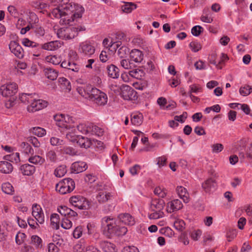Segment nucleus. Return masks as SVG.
<instances>
[{
  "label": "nucleus",
  "instance_id": "1",
  "mask_svg": "<svg viewBox=\"0 0 252 252\" xmlns=\"http://www.w3.org/2000/svg\"><path fill=\"white\" fill-rule=\"evenodd\" d=\"M68 0H63V3L58 8L54 9L52 14L56 18L61 19L60 23L62 25H69L70 23L81 18L84 11L83 7L77 4L68 3Z\"/></svg>",
  "mask_w": 252,
  "mask_h": 252
},
{
  "label": "nucleus",
  "instance_id": "2",
  "mask_svg": "<svg viewBox=\"0 0 252 252\" xmlns=\"http://www.w3.org/2000/svg\"><path fill=\"white\" fill-rule=\"evenodd\" d=\"M101 230L106 237L110 239L114 236L125 235L127 229L125 226L117 225L113 218L106 216L101 220Z\"/></svg>",
  "mask_w": 252,
  "mask_h": 252
},
{
  "label": "nucleus",
  "instance_id": "3",
  "mask_svg": "<svg viewBox=\"0 0 252 252\" xmlns=\"http://www.w3.org/2000/svg\"><path fill=\"white\" fill-rule=\"evenodd\" d=\"M85 93L87 92L88 98L99 106H103L107 102V95L96 88L93 87L91 85L86 86L84 90Z\"/></svg>",
  "mask_w": 252,
  "mask_h": 252
},
{
  "label": "nucleus",
  "instance_id": "4",
  "mask_svg": "<svg viewBox=\"0 0 252 252\" xmlns=\"http://www.w3.org/2000/svg\"><path fill=\"white\" fill-rule=\"evenodd\" d=\"M75 188V183L71 178H65L56 184V190L62 194L71 192Z\"/></svg>",
  "mask_w": 252,
  "mask_h": 252
},
{
  "label": "nucleus",
  "instance_id": "5",
  "mask_svg": "<svg viewBox=\"0 0 252 252\" xmlns=\"http://www.w3.org/2000/svg\"><path fill=\"white\" fill-rule=\"evenodd\" d=\"M69 202L75 207L80 210H88L90 208L89 201L82 196H73L70 198Z\"/></svg>",
  "mask_w": 252,
  "mask_h": 252
},
{
  "label": "nucleus",
  "instance_id": "6",
  "mask_svg": "<svg viewBox=\"0 0 252 252\" xmlns=\"http://www.w3.org/2000/svg\"><path fill=\"white\" fill-rule=\"evenodd\" d=\"M120 89L121 95L124 99L135 100L137 99V92L129 86L123 85Z\"/></svg>",
  "mask_w": 252,
  "mask_h": 252
},
{
  "label": "nucleus",
  "instance_id": "7",
  "mask_svg": "<svg viewBox=\"0 0 252 252\" xmlns=\"http://www.w3.org/2000/svg\"><path fill=\"white\" fill-rule=\"evenodd\" d=\"M18 86L15 83L4 84L0 87V94L4 97H10L17 93Z\"/></svg>",
  "mask_w": 252,
  "mask_h": 252
},
{
  "label": "nucleus",
  "instance_id": "8",
  "mask_svg": "<svg viewBox=\"0 0 252 252\" xmlns=\"http://www.w3.org/2000/svg\"><path fill=\"white\" fill-rule=\"evenodd\" d=\"M9 49L15 56L19 59L23 58L24 52L22 47L16 41H11L9 45Z\"/></svg>",
  "mask_w": 252,
  "mask_h": 252
},
{
  "label": "nucleus",
  "instance_id": "9",
  "mask_svg": "<svg viewBox=\"0 0 252 252\" xmlns=\"http://www.w3.org/2000/svg\"><path fill=\"white\" fill-rule=\"evenodd\" d=\"M47 106V102L41 99L33 100L31 103L28 106L27 109L29 112H35Z\"/></svg>",
  "mask_w": 252,
  "mask_h": 252
},
{
  "label": "nucleus",
  "instance_id": "10",
  "mask_svg": "<svg viewBox=\"0 0 252 252\" xmlns=\"http://www.w3.org/2000/svg\"><path fill=\"white\" fill-rule=\"evenodd\" d=\"M32 209V215L37 221L40 224L43 223L44 222V216L40 206L37 204H33Z\"/></svg>",
  "mask_w": 252,
  "mask_h": 252
},
{
  "label": "nucleus",
  "instance_id": "11",
  "mask_svg": "<svg viewBox=\"0 0 252 252\" xmlns=\"http://www.w3.org/2000/svg\"><path fill=\"white\" fill-rule=\"evenodd\" d=\"M84 27H72L69 29H67L64 31V37L66 39H71L77 36L78 34L79 31H85Z\"/></svg>",
  "mask_w": 252,
  "mask_h": 252
},
{
  "label": "nucleus",
  "instance_id": "12",
  "mask_svg": "<svg viewBox=\"0 0 252 252\" xmlns=\"http://www.w3.org/2000/svg\"><path fill=\"white\" fill-rule=\"evenodd\" d=\"M79 51L85 55L90 56L94 54L95 48L89 43L83 42L79 45Z\"/></svg>",
  "mask_w": 252,
  "mask_h": 252
},
{
  "label": "nucleus",
  "instance_id": "13",
  "mask_svg": "<svg viewBox=\"0 0 252 252\" xmlns=\"http://www.w3.org/2000/svg\"><path fill=\"white\" fill-rule=\"evenodd\" d=\"M183 205L179 199H174L167 203L166 210L169 213H172L180 210Z\"/></svg>",
  "mask_w": 252,
  "mask_h": 252
},
{
  "label": "nucleus",
  "instance_id": "14",
  "mask_svg": "<svg viewBox=\"0 0 252 252\" xmlns=\"http://www.w3.org/2000/svg\"><path fill=\"white\" fill-rule=\"evenodd\" d=\"M69 56L70 58V61L68 69L71 70L74 72H78L80 70V66L73 61V60L77 59V53L75 51H70L69 53Z\"/></svg>",
  "mask_w": 252,
  "mask_h": 252
},
{
  "label": "nucleus",
  "instance_id": "15",
  "mask_svg": "<svg viewBox=\"0 0 252 252\" xmlns=\"http://www.w3.org/2000/svg\"><path fill=\"white\" fill-rule=\"evenodd\" d=\"M118 218L121 221L128 225H133L135 223L134 217L128 213L121 214Z\"/></svg>",
  "mask_w": 252,
  "mask_h": 252
},
{
  "label": "nucleus",
  "instance_id": "16",
  "mask_svg": "<svg viewBox=\"0 0 252 252\" xmlns=\"http://www.w3.org/2000/svg\"><path fill=\"white\" fill-rule=\"evenodd\" d=\"M71 140L73 142H76L77 144L80 147L84 148L85 149L89 148L92 144V142L88 138H85L82 136L76 137L74 139H71Z\"/></svg>",
  "mask_w": 252,
  "mask_h": 252
},
{
  "label": "nucleus",
  "instance_id": "17",
  "mask_svg": "<svg viewBox=\"0 0 252 252\" xmlns=\"http://www.w3.org/2000/svg\"><path fill=\"white\" fill-rule=\"evenodd\" d=\"M216 187V182L212 178H209L202 184V188L206 192H209L212 189H215Z\"/></svg>",
  "mask_w": 252,
  "mask_h": 252
},
{
  "label": "nucleus",
  "instance_id": "18",
  "mask_svg": "<svg viewBox=\"0 0 252 252\" xmlns=\"http://www.w3.org/2000/svg\"><path fill=\"white\" fill-rule=\"evenodd\" d=\"M165 205L164 201L162 199H154L151 202V209L152 211H158L162 212Z\"/></svg>",
  "mask_w": 252,
  "mask_h": 252
},
{
  "label": "nucleus",
  "instance_id": "19",
  "mask_svg": "<svg viewBox=\"0 0 252 252\" xmlns=\"http://www.w3.org/2000/svg\"><path fill=\"white\" fill-rule=\"evenodd\" d=\"M176 191L184 203H187L189 201V195L186 189L182 186H178L176 189Z\"/></svg>",
  "mask_w": 252,
  "mask_h": 252
},
{
  "label": "nucleus",
  "instance_id": "20",
  "mask_svg": "<svg viewBox=\"0 0 252 252\" xmlns=\"http://www.w3.org/2000/svg\"><path fill=\"white\" fill-rule=\"evenodd\" d=\"M61 46V43L59 41L56 40L50 41L42 44L41 48L44 50L54 51L59 49Z\"/></svg>",
  "mask_w": 252,
  "mask_h": 252
},
{
  "label": "nucleus",
  "instance_id": "21",
  "mask_svg": "<svg viewBox=\"0 0 252 252\" xmlns=\"http://www.w3.org/2000/svg\"><path fill=\"white\" fill-rule=\"evenodd\" d=\"M87 168V165L86 162L83 161H77L74 162L71 167L73 172L76 173L82 172L86 170Z\"/></svg>",
  "mask_w": 252,
  "mask_h": 252
},
{
  "label": "nucleus",
  "instance_id": "22",
  "mask_svg": "<svg viewBox=\"0 0 252 252\" xmlns=\"http://www.w3.org/2000/svg\"><path fill=\"white\" fill-rule=\"evenodd\" d=\"M99 245L105 252H116L115 246L113 243L108 241H102L99 242Z\"/></svg>",
  "mask_w": 252,
  "mask_h": 252
},
{
  "label": "nucleus",
  "instance_id": "23",
  "mask_svg": "<svg viewBox=\"0 0 252 252\" xmlns=\"http://www.w3.org/2000/svg\"><path fill=\"white\" fill-rule=\"evenodd\" d=\"M130 57L132 61L140 63L143 60V55L141 51L133 49L130 52Z\"/></svg>",
  "mask_w": 252,
  "mask_h": 252
},
{
  "label": "nucleus",
  "instance_id": "24",
  "mask_svg": "<svg viewBox=\"0 0 252 252\" xmlns=\"http://www.w3.org/2000/svg\"><path fill=\"white\" fill-rule=\"evenodd\" d=\"M13 166L7 161H0V172L4 174H9L13 170Z\"/></svg>",
  "mask_w": 252,
  "mask_h": 252
},
{
  "label": "nucleus",
  "instance_id": "25",
  "mask_svg": "<svg viewBox=\"0 0 252 252\" xmlns=\"http://www.w3.org/2000/svg\"><path fill=\"white\" fill-rule=\"evenodd\" d=\"M107 71L109 77L112 78H118L119 76V69L113 64L107 66Z\"/></svg>",
  "mask_w": 252,
  "mask_h": 252
},
{
  "label": "nucleus",
  "instance_id": "26",
  "mask_svg": "<svg viewBox=\"0 0 252 252\" xmlns=\"http://www.w3.org/2000/svg\"><path fill=\"white\" fill-rule=\"evenodd\" d=\"M112 195L111 193L100 191L96 196L97 201L100 203H103L110 200Z\"/></svg>",
  "mask_w": 252,
  "mask_h": 252
},
{
  "label": "nucleus",
  "instance_id": "27",
  "mask_svg": "<svg viewBox=\"0 0 252 252\" xmlns=\"http://www.w3.org/2000/svg\"><path fill=\"white\" fill-rule=\"evenodd\" d=\"M22 173L24 175L30 176L35 171V167L29 164H25L20 167Z\"/></svg>",
  "mask_w": 252,
  "mask_h": 252
},
{
  "label": "nucleus",
  "instance_id": "28",
  "mask_svg": "<svg viewBox=\"0 0 252 252\" xmlns=\"http://www.w3.org/2000/svg\"><path fill=\"white\" fill-rule=\"evenodd\" d=\"M36 95L35 94H22L20 96V100L25 104H31L33 100H35L34 96Z\"/></svg>",
  "mask_w": 252,
  "mask_h": 252
},
{
  "label": "nucleus",
  "instance_id": "29",
  "mask_svg": "<svg viewBox=\"0 0 252 252\" xmlns=\"http://www.w3.org/2000/svg\"><path fill=\"white\" fill-rule=\"evenodd\" d=\"M44 72L47 78L51 80H55L58 77V72L55 69H54L50 67H47L45 68L44 69Z\"/></svg>",
  "mask_w": 252,
  "mask_h": 252
},
{
  "label": "nucleus",
  "instance_id": "30",
  "mask_svg": "<svg viewBox=\"0 0 252 252\" xmlns=\"http://www.w3.org/2000/svg\"><path fill=\"white\" fill-rule=\"evenodd\" d=\"M45 61L54 65L59 64L62 61L60 56L57 55H49L45 57Z\"/></svg>",
  "mask_w": 252,
  "mask_h": 252
},
{
  "label": "nucleus",
  "instance_id": "31",
  "mask_svg": "<svg viewBox=\"0 0 252 252\" xmlns=\"http://www.w3.org/2000/svg\"><path fill=\"white\" fill-rule=\"evenodd\" d=\"M137 6L136 4L131 2H124V4L122 6V10L124 12L126 13H129L132 12V10L136 9Z\"/></svg>",
  "mask_w": 252,
  "mask_h": 252
},
{
  "label": "nucleus",
  "instance_id": "32",
  "mask_svg": "<svg viewBox=\"0 0 252 252\" xmlns=\"http://www.w3.org/2000/svg\"><path fill=\"white\" fill-rule=\"evenodd\" d=\"M131 117V123L132 125L138 126L142 123L143 117L142 114H132Z\"/></svg>",
  "mask_w": 252,
  "mask_h": 252
},
{
  "label": "nucleus",
  "instance_id": "33",
  "mask_svg": "<svg viewBox=\"0 0 252 252\" xmlns=\"http://www.w3.org/2000/svg\"><path fill=\"white\" fill-rule=\"evenodd\" d=\"M1 189L3 192L7 194H13L14 192L13 187L9 182L3 183L1 185Z\"/></svg>",
  "mask_w": 252,
  "mask_h": 252
},
{
  "label": "nucleus",
  "instance_id": "34",
  "mask_svg": "<svg viewBox=\"0 0 252 252\" xmlns=\"http://www.w3.org/2000/svg\"><path fill=\"white\" fill-rule=\"evenodd\" d=\"M6 161H9L12 162L18 163L20 161V155L18 153H13L11 154L6 155L4 157Z\"/></svg>",
  "mask_w": 252,
  "mask_h": 252
},
{
  "label": "nucleus",
  "instance_id": "35",
  "mask_svg": "<svg viewBox=\"0 0 252 252\" xmlns=\"http://www.w3.org/2000/svg\"><path fill=\"white\" fill-rule=\"evenodd\" d=\"M91 132L92 134H95L98 136L103 135L104 130L100 127L96 126L91 125H89V132Z\"/></svg>",
  "mask_w": 252,
  "mask_h": 252
},
{
  "label": "nucleus",
  "instance_id": "36",
  "mask_svg": "<svg viewBox=\"0 0 252 252\" xmlns=\"http://www.w3.org/2000/svg\"><path fill=\"white\" fill-rule=\"evenodd\" d=\"M129 75L133 78L137 79H141L142 77L144 76V72L142 70L134 69L129 71Z\"/></svg>",
  "mask_w": 252,
  "mask_h": 252
},
{
  "label": "nucleus",
  "instance_id": "37",
  "mask_svg": "<svg viewBox=\"0 0 252 252\" xmlns=\"http://www.w3.org/2000/svg\"><path fill=\"white\" fill-rule=\"evenodd\" d=\"M120 63L121 65L126 69H131L135 67V64L132 61L128 59H122Z\"/></svg>",
  "mask_w": 252,
  "mask_h": 252
},
{
  "label": "nucleus",
  "instance_id": "38",
  "mask_svg": "<svg viewBox=\"0 0 252 252\" xmlns=\"http://www.w3.org/2000/svg\"><path fill=\"white\" fill-rule=\"evenodd\" d=\"M66 166L62 165L59 166L54 171V175L57 177H62L66 173Z\"/></svg>",
  "mask_w": 252,
  "mask_h": 252
},
{
  "label": "nucleus",
  "instance_id": "39",
  "mask_svg": "<svg viewBox=\"0 0 252 252\" xmlns=\"http://www.w3.org/2000/svg\"><path fill=\"white\" fill-rule=\"evenodd\" d=\"M46 159L51 162H55L57 159L56 152L53 150H48L46 154Z\"/></svg>",
  "mask_w": 252,
  "mask_h": 252
},
{
  "label": "nucleus",
  "instance_id": "40",
  "mask_svg": "<svg viewBox=\"0 0 252 252\" xmlns=\"http://www.w3.org/2000/svg\"><path fill=\"white\" fill-rule=\"evenodd\" d=\"M20 147L23 152L27 155L33 154V149L27 142H23L21 143Z\"/></svg>",
  "mask_w": 252,
  "mask_h": 252
},
{
  "label": "nucleus",
  "instance_id": "41",
  "mask_svg": "<svg viewBox=\"0 0 252 252\" xmlns=\"http://www.w3.org/2000/svg\"><path fill=\"white\" fill-rule=\"evenodd\" d=\"M252 92V88L248 85L241 86L239 89V93L243 96H247Z\"/></svg>",
  "mask_w": 252,
  "mask_h": 252
},
{
  "label": "nucleus",
  "instance_id": "42",
  "mask_svg": "<svg viewBox=\"0 0 252 252\" xmlns=\"http://www.w3.org/2000/svg\"><path fill=\"white\" fill-rule=\"evenodd\" d=\"M33 134L38 137H42L46 134V130L40 127H34L30 129Z\"/></svg>",
  "mask_w": 252,
  "mask_h": 252
},
{
  "label": "nucleus",
  "instance_id": "43",
  "mask_svg": "<svg viewBox=\"0 0 252 252\" xmlns=\"http://www.w3.org/2000/svg\"><path fill=\"white\" fill-rule=\"evenodd\" d=\"M30 162L35 164H42L45 162V159L39 156H34L29 158Z\"/></svg>",
  "mask_w": 252,
  "mask_h": 252
},
{
  "label": "nucleus",
  "instance_id": "44",
  "mask_svg": "<svg viewBox=\"0 0 252 252\" xmlns=\"http://www.w3.org/2000/svg\"><path fill=\"white\" fill-rule=\"evenodd\" d=\"M129 53V49L127 47L124 46L119 49L117 54L120 58H125Z\"/></svg>",
  "mask_w": 252,
  "mask_h": 252
},
{
  "label": "nucleus",
  "instance_id": "45",
  "mask_svg": "<svg viewBox=\"0 0 252 252\" xmlns=\"http://www.w3.org/2000/svg\"><path fill=\"white\" fill-rule=\"evenodd\" d=\"M72 226V223L71 220L67 217L62 218L61 226L65 229L70 228Z\"/></svg>",
  "mask_w": 252,
  "mask_h": 252
},
{
  "label": "nucleus",
  "instance_id": "46",
  "mask_svg": "<svg viewBox=\"0 0 252 252\" xmlns=\"http://www.w3.org/2000/svg\"><path fill=\"white\" fill-rule=\"evenodd\" d=\"M59 82L63 86L64 89L70 91L71 89L70 82L64 77H60L59 78Z\"/></svg>",
  "mask_w": 252,
  "mask_h": 252
},
{
  "label": "nucleus",
  "instance_id": "47",
  "mask_svg": "<svg viewBox=\"0 0 252 252\" xmlns=\"http://www.w3.org/2000/svg\"><path fill=\"white\" fill-rule=\"evenodd\" d=\"M32 30L38 37L43 36L45 34L44 29L41 27H38L35 25H33Z\"/></svg>",
  "mask_w": 252,
  "mask_h": 252
},
{
  "label": "nucleus",
  "instance_id": "48",
  "mask_svg": "<svg viewBox=\"0 0 252 252\" xmlns=\"http://www.w3.org/2000/svg\"><path fill=\"white\" fill-rule=\"evenodd\" d=\"M185 223L182 220H177L174 223V227L179 231H183L185 228Z\"/></svg>",
  "mask_w": 252,
  "mask_h": 252
},
{
  "label": "nucleus",
  "instance_id": "49",
  "mask_svg": "<svg viewBox=\"0 0 252 252\" xmlns=\"http://www.w3.org/2000/svg\"><path fill=\"white\" fill-rule=\"evenodd\" d=\"M78 130L83 134L89 133V126H86L85 124L81 123L76 126Z\"/></svg>",
  "mask_w": 252,
  "mask_h": 252
},
{
  "label": "nucleus",
  "instance_id": "50",
  "mask_svg": "<svg viewBox=\"0 0 252 252\" xmlns=\"http://www.w3.org/2000/svg\"><path fill=\"white\" fill-rule=\"evenodd\" d=\"M34 6L38 9H46L49 7V5L42 1L36 0L34 2Z\"/></svg>",
  "mask_w": 252,
  "mask_h": 252
},
{
  "label": "nucleus",
  "instance_id": "51",
  "mask_svg": "<svg viewBox=\"0 0 252 252\" xmlns=\"http://www.w3.org/2000/svg\"><path fill=\"white\" fill-rule=\"evenodd\" d=\"M189 46L191 50L194 52H197L201 49V44L199 42L196 41L191 42L189 43Z\"/></svg>",
  "mask_w": 252,
  "mask_h": 252
},
{
  "label": "nucleus",
  "instance_id": "52",
  "mask_svg": "<svg viewBox=\"0 0 252 252\" xmlns=\"http://www.w3.org/2000/svg\"><path fill=\"white\" fill-rule=\"evenodd\" d=\"M26 236L25 233L18 232L15 237V241L17 244L19 245L22 244L24 242L26 238Z\"/></svg>",
  "mask_w": 252,
  "mask_h": 252
},
{
  "label": "nucleus",
  "instance_id": "53",
  "mask_svg": "<svg viewBox=\"0 0 252 252\" xmlns=\"http://www.w3.org/2000/svg\"><path fill=\"white\" fill-rule=\"evenodd\" d=\"M203 31V28L200 26H194L191 29V33L195 36H199Z\"/></svg>",
  "mask_w": 252,
  "mask_h": 252
},
{
  "label": "nucleus",
  "instance_id": "54",
  "mask_svg": "<svg viewBox=\"0 0 252 252\" xmlns=\"http://www.w3.org/2000/svg\"><path fill=\"white\" fill-rule=\"evenodd\" d=\"M22 44L26 47H36L38 44L36 42L30 40L28 38H25L22 40Z\"/></svg>",
  "mask_w": 252,
  "mask_h": 252
},
{
  "label": "nucleus",
  "instance_id": "55",
  "mask_svg": "<svg viewBox=\"0 0 252 252\" xmlns=\"http://www.w3.org/2000/svg\"><path fill=\"white\" fill-rule=\"evenodd\" d=\"M69 208L65 206H61L58 208V211L63 218L67 217Z\"/></svg>",
  "mask_w": 252,
  "mask_h": 252
},
{
  "label": "nucleus",
  "instance_id": "56",
  "mask_svg": "<svg viewBox=\"0 0 252 252\" xmlns=\"http://www.w3.org/2000/svg\"><path fill=\"white\" fill-rule=\"evenodd\" d=\"M50 220L51 223L55 224L57 229L59 227L60 219L59 216L57 214H53L51 216Z\"/></svg>",
  "mask_w": 252,
  "mask_h": 252
},
{
  "label": "nucleus",
  "instance_id": "57",
  "mask_svg": "<svg viewBox=\"0 0 252 252\" xmlns=\"http://www.w3.org/2000/svg\"><path fill=\"white\" fill-rule=\"evenodd\" d=\"M237 235L236 229L229 230L226 233V237L228 239V241H231Z\"/></svg>",
  "mask_w": 252,
  "mask_h": 252
},
{
  "label": "nucleus",
  "instance_id": "58",
  "mask_svg": "<svg viewBox=\"0 0 252 252\" xmlns=\"http://www.w3.org/2000/svg\"><path fill=\"white\" fill-rule=\"evenodd\" d=\"M28 141L32 144L35 148H38L40 146V143L35 137L31 136L28 138Z\"/></svg>",
  "mask_w": 252,
  "mask_h": 252
},
{
  "label": "nucleus",
  "instance_id": "59",
  "mask_svg": "<svg viewBox=\"0 0 252 252\" xmlns=\"http://www.w3.org/2000/svg\"><path fill=\"white\" fill-rule=\"evenodd\" d=\"M32 242L36 247H41L42 240L37 235H33L32 237Z\"/></svg>",
  "mask_w": 252,
  "mask_h": 252
},
{
  "label": "nucleus",
  "instance_id": "60",
  "mask_svg": "<svg viewBox=\"0 0 252 252\" xmlns=\"http://www.w3.org/2000/svg\"><path fill=\"white\" fill-rule=\"evenodd\" d=\"M202 234V231L199 230H195L190 233L191 238L194 241H197Z\"/></svg>",
  "mask_w": 252,
  "mask_h": 252
},
{
  "label": "nucleus",
  "instance_id": "61",
  "mask_svg": "<svg viewBox=\"0 0 252 252\" xmlns=\"http://www.w3.org/2000/svg\"><path fill=\"white\" fill-rule=\"evenodd\" d=\"M212 152L215 153L220 152L223 149V146L220 143H217L212 145Z\"/></svg>",
  "mask_w": 252,
  "mask_h": 252
},
{
  "label": "nucleus",
  "instance_id": "62",
  "mask_svg": "<svg viewBox=\"0 0 252 252\" xmlns=\"http://www.w3.org/2000/svg\"><path fill=\"white\" fill-rule=\"evenodd\" d=\"M82 231L83 229L82 226H79L76 227L73 232V237L75 238H80L82 234Z\"/></svg>",
  "mask_w": 252,
  "mask_h": 252
},
{
  "label": "nucleus",
  "instance_id": "63",
  "mask_svg": "<svg viewBox=\"0 0 252 252\" xmlns=\"http://www.w3.org/2000/svg\"><path fill=\"white\" fill-rule=\"evenodd\" d=\"M59 248L54 243H50L48 246V252H59Z\"/></svg>",
  "mask_w": 252,
  "mask_h": 252
},
{
  "label": "nucleus",
  "instance_id": "64",
  "mask_svg": "<svg viewBox=\"0 0 252 252\" xmlns=\"http://www.w3.org/2000/svg\"><path fill=\"white\" fill-rule=\"evenodd\" d=\"M122 252H139V250L134 246H126L123 248Z\"/></svg>",
  "mask_w": 252,
  "mask_h": 252
}]
</instances>
